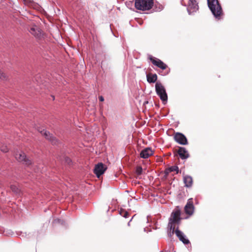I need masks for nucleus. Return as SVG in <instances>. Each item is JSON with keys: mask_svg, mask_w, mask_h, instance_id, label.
Listing matches in <instances>:
<instances>
[{"mask_svg": "<svg viewBox=\"0 0 252 252\" xmlns=\"http://www.w3.org/2000/svg\"><path fill=\"white\" fill-rule=\"evenodd\" d=\"M181 220V211L179 209H175L171 213L168 223V226L172 231V234H174L176 229V224H179Z\"/></svg>", "mask_w": 252, "mask_h": 252, "instance_id": "1", "label": "nucleus"}, {"mask_svg": "<svg viewBox=\"0 0 252 252\" xmlns=\"http://www.w3.org/2000/svg\"><path fill=\"white\" fill-rule=\"evenodd\" d=\"M208 7L216 18H220L222 10L218 0H207Z\"/></svg>", "mask_w": 252, "mask_h": 252, "instance_id": "2", "label": "nucleus"}, {"mask_svg": "<svg viewBox=\"0 0 252 252\" xmlns=\"http://www.w3.org/2000/svg\"><path fill=\"white\" fill-rule=\"evenodd\" d=\"M154 4L153 0H136L135 8L140 10L145 11L151 9Z\"/></svg>", "mask_w": 252, "mask_h": 252, "instance_id": "3", "label": "nucleus"}, {"mask_svg": "<svg viewBox=\"0 0 252 252\" xmlns=\"http://www.w3.org/2000/svg\"><path fill=\"white\" fill-rule=\"evenodd\" d=\"M156 92L160 99L165 103L167 100V94L164 87L160 82H157L155 85Z\"/></svg>", "mask_w": 252, "mask_h": 252, "instance_id": "4", "label": "nucleus"}, {"mask_svg": "<svg viewBox=\"0 0 252 252\" xmlns=\"http://www.w3.org/2000/svg\"><path fill=\"white\" fill-rule=\"evenodd\" d=\"M30 33L33 35L36 38L41 39L44 37V33L37 26H32L29 30Z\"/></svg>", "mask_w": 252, "mask_h": 252, "instance_id": "5", "label": "nucleus"}, {"mask_svg": "<svg viewBox=\"0 0 252 252\" xmlns=\"http://www.w3.org/2000/svg\"><path fill=\"white\" fill-rule=\"evenodd\" d=\"M149 59L151 61L154 65L157 66L162 70H164L167 68V65L160 60L158 58L153 57L152 56H150Z\"/></svg>", "mask_w": 252, "mask_h": 252, "instance_id": "6", "label": "nucleus"}, {"mask_svg": "<svg viewBox=\"0 0 252 252\" xmlns=\"http://www.w3.org/2000/svg\"><path fill=\"white\" fill-rule=\"evenodd\" d=\"M15 158L19 162H22L27 165H30L32 163L31 160L27 158L25 154L22 152L16 154L15 155Z\"/></svg>", "mask_w": 252, "mask_h": 252, "instance_id": "7", "label": "nucleus"}, {"mask_svg": "<svg viewBox=\"0 0 252 252\" xmlns=\"http://www.w3.org/2000/svg\"><path fill=\"white\" fill-rule=\"evenodd\" d=\"M106 169V167L103 163H99L95 165L94 172L96 176L99 178L104 173Z\"/></svg>", "mask_w": 252, "mask_h": 252, "instance_id": "8", "label": "nucleus"}, {"mask_svg": "<svg viewBox=\"0 0 252 252\" xmlns=\"http://www.w3.org/2000/svg\"><path fill=\"white\" fill-rule=\"evenodd\" d=\"M174 138L175 140L181 145H187L188 140L186 136L182 133L177 132L175 134Z\"/></svg>", "mask_w": 252, "mask_h": 252, "instance_id": "9", "label": "nucleus"}, {"mask_svg": "<svg viewBox=\"0 0 252 252\" xmlns=\"http://www.w3.org/2000/svg\"><path fill=\"white\" fill-rule=\"evenodd\" d=\"M199 8L196 0H189L188 6V11L189 14L196 12Z\"/></svg>", "mask_w": 252, "mask_h": 252, "instance_id": "10", "label": "nucleus"}, {"mask_svg": "<svg viewBox=\"0 0 252 252\" xmlns=\"http://www.w3.org/2000/svg\"><path fill=\"white\" fill-rule=\"evenodd\" d=\"M194 206L192 199H189L185 207V211L187 214L191 215L193 213Z\"/></svg>", "mask_w": 252, "mask_h": 252, "instance_id": "11", "label": "nucleus"}, {"mask_svg": "<svg viewBox=\"0 0 252 252\" xmlns=\"http://www.w3.org/2000/svg\"><path fill=\"white\" fill-rule=\"evenodd\" d=\"M154 152L151 148H146L141 152L140 156L141 158H147L152 156Z\"/></svg>", "mask_w": 252, "mask_h": 252, "instance_id": "12", "label": "nucleus"}, {"mask_svg": "<svg viewBox=\"0 0 252 252\" xmlns=\"http://www.w3.org/2000/svg\"><path fill=\"white\" fill-rule=\"evenodd\" d=\"M174 232L176 236L179 238V240L185 244H188L189 241L188 239L185 238L183 233L179 230L178 227L175 229Z\"/></svg>", "mask_w": 252, "mask_h": 252, "instance_id": "13", "label": "nucleus"}, {"mask_svg": "<svg viewBox=\"0 0 252 252\" xmlns=\"http://www.w3.org/2000/svg\"><path fill=\"white\" fill-rule=\"evenodd\" d=\"M40 132L45 137L46 139L51 141L52 144H56L58 143V141L56 138L50 134L49 132L45 131L44 130L40 131Z\"/></svg>", "mask_w": 252, "mask_h": 252, "instance_id": "14", "label": "nucleus"}, {"mask_svg": "<svg viewBox=\"0 0 252 252\" xmlns=\"http://www.w3.org/2000/svg\"><path fill=\"white\" fill-rule=\"evenodd\" d=\"M177 152L181 158L184 159L189 158V154L186 149L184 147H179Z\"/></svg>", "mask_w": 252, "mask_h": 252, "instance_id": "15", "label": "nucleus"}, {"mask_svg": "<svg viewBox=\"0 0 252 252\" xmlns=\"http://www.w3.org/2000/svg\"><path fill=\"white\" fill-rule=\"evenodd\" d=\"M184 183L185 184V187L187 188L191 187L192 185L193 180L192 178L189 175H186L184 177Z\"/></svg>", "mask_w": 252, "mask_h": 252, "instance_id": "16", "label": "nucleus"}, {"mask_svg": "<svg viewBox=\"0 0 252 252\" xmlns=\"http://www.w3.org/2000/svg\"><path fill=\"white\" fill-rule=\"evenodd\" d=\"M146 77L147 81L150 83L156 82L158 79L157 75L152 73H148Z\"/></svg>", "mask_w": 252, "mask_h": 252, "instance_id": "17", "label": "nucleus"}, {"mask_svg": "<svg viewBox=\"0 0 252 252\" xmlns=\"http://www.w3.org/2000/svg\"><path fill=\"white\" fill-rule=\"evenodd\" d=\"M10 189L13 192L16 194H18L20 192V189L16 185H11L10 186Z\"/></svg>", "mask_w": 252, "mask_h": 252, "instance_id": "18", "label": "nucleus"}, {"mask_svg": "<svg viewBox=\"0 0 252 252\" xmlns=\"http://www.w3.org/2000/svg\"><path fill=\"white\" fill-rule=\"evenodd\" d=\"M120 214L125 218H128L129 216V213L127 211H126L124 210H121L120 211Z\"/></svg>", "mask_w": 252, "mask_h": 252, "instance_id": "19", "label": "nucleus"}, {"mask_svg": "<svg viewBox=\"0 0 252 252\" xmlns=\"http://www.w3.org/2000/svg\"><path fill=\"white\" fill-rule=\"evenodd\" d=\"M0 150L4 153H6L8 151V148H7L6 145H5L4 144L1 145L0 146Z\"/></svg>", "mask_w": 252, "mask_h": 252, "instance_id": "20", "label": "nucleus"}, {"mask_svg": "<svg viewBox=\"0 0 252 252\" xmlns=\"http://www.w3.org/2000/svg\"><path fill=\"white\" fill-rule=\"evenodd\" d=\"M169 170L171 172L176 171V173H178L179 172L178 167L177 166H173L170 167H169Z\"/></svg>", "mask_w": 252, "mask_h": 252, "instance_id": "21", "label": "nucleus"}, {"mask_svg": "<svg viewBox=\"0 0 252 252\" xmlns=\"http://www.w3.org/2000/svg\"><path fill=\"white\" fill-rule=\"evenodd\" d=\"M136 173L138 175H140L142 173V168L141 166H137L136 169Z\"/></svg>", "mask_w": 252, "mask_h": 252, "instance_id": "22", "label": "nucleus"}, {"mask_svg": "<svg viewBox=\"0 0 252 252\" xmlns=\"http://www.w3.org/2000/svg\"><path fill=\"white\" fill-rule=\"evenodd\" d=\"M65 162L68 164H69L71 162V160L69 158L65 157L64 158Z\"/></svg>", "mask_w": 252, "mask_h": 252, "instance_id": "23", "label": "nucleus"}, {"mask_svg": "<svg viewBox=\"0 0 252 252\" xmlns=\"http://www.w3.org/2000/svg\"><path fill=\"white\" fill-rule=\"evenodd\" d=\"M169 168H168L166 169L165 170V171H164V174H165L164 177H165V178H166V177H167V176L168 175L169 173L170 172H171V171H169Z\"/></svg>", "mask_w": 252, "mask_h": 252, "instance_id": "24", "label": "nucleus"}, {"mask_svg": "<svg viewBox=\"0 0 252 252\" xmlns=\"http://www.w3.org/2000/svg\"><path fill=\"white\" fill-rule=\"evenodd\" d=\"M164 252H175L174 248L172 247H170L169 250H165Z\"/></svg>", "mask_w": 252, "mask_h": 252, "instance_id": "25", "label": "nucleus"}, {"mask_svg": "<svg viewBox=\"0 0 252 252\" xmlns=\"http://www.w3.org/2000/svg\"><path fill=\"white\" fill-rule=\"evenodd\" d=\"M99 100L100 101H104V98L102 96H99Z\"/></svg>", "mask_w": 252, "mask_h": 252, "instance_id": "26", "label": "nucleus"}]
</instances>
